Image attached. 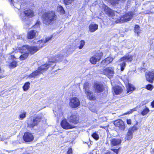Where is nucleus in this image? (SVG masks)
<instances>
[{
  "mask_svg": "<svg viewBox=\"0 0 154 154\" xmlns=\"http://www.w3.org/2000/svg\"><path fill=\"white\" fill-rule=\"evenodd\" d=\"M102 56L103 53L102 52L96 54L90 59V62L93 64H95L97 62L99 61Z\"/></svg>",
  "mask_w": 154,
  "mask_h": 154,
  "instance_id": "nucleus-8",
  "label": "nucleus"
},
{
  "mask_svg": "<svg viewBox=\"0 0 154 154\" xmlns=\"http://www.w3.org/2000/svg\"><path fill=\"white\" fill-rule=\"evenodd\" d=\"M52 36L48 37L45 38H43L41 40L38 41L37 42L36 44L39 45L37 46V48H38L39 49L44 46V44L51 40L52 38Z\"/></svg>",
  "mask_w": 154,
  "mask_h": 154,
  "instance_id": "nucleus-12",
  "label": "nucleus"
},
{
  "mask_svg": "<svg viewBox=\"0 0 154 154\" xmlns=\"http://www.w3.org/2000/svg\"><path fill=\"white\" fill-rule=\"evenodd\" d=\"M28 53L29 52L31 54H33L38 51L39 49L37 47L29 46H28Z\"/></svg>",
  "mask_w": 154,
  "mask_h": 154,
  "instance_id": "nucleus-21",
  "label": "nucleus"
},
{
  "mask_svg": "<svg viewBox=\"0 0 154 154\" xmlns=\"http://www.w3.org/2000/svg\"><path fill=\"white\" fill-rule=\"evenodd\" d=\"M136 108H134V109H133L131 110H130V111H128V112L125 113L124 114V115H126L128 114H129L130 113H132V112H133L134 111H135Z\"/></svg>",
  "mask_w": 154,
  "mask_h": 154,
  "instance_id": "nucleus-43",
  "label": "nucleus"
},
{
  "mask_svg": "<svg viewBox=\"0 0 154 154\" xmlns=\"http://www.w3.org/2000/svg\"><path fill=\"white\" fill-rule=\"evenodd\" d=\"M111 145L115 146L120 144L121 142V140L119 139L113 138L110 140Z\"/></svg>",
  "mask_w": 154,
  "mask_h": 154,
  "instance_id": "nucleus-19",
  "label": "nucleus"
},
{
  "mask_svg": "<svg viewBox=\"0 0 154 154\" xmlns=\"http://www.w3.org/2000/svg\"><path fill=\"white\" fill-rule=\"evenodd\" d=\"M22 154H28V153L26 152H24L23 153H22Z\"/></svg>",
  "mask_w": 154,
  "mask_h": 154,
  "instance_id": "nucleus-53",
  "label": "nucleus"
},
{
  "mask_svg": "<svg viewBox=\"0 0 154 154\" xmlns=\"http://www.w3.org/2000/svg\"><path fill=\"white\" fill-rule=\"evenodd\" d=\"M134 32H137L138 35H139V33H140V29L139 26L137 25H136L134 27Z\"/></svg>",
  "mask_w": 154,
  "mask_h": 154,
  "instance_id": "nucleus-34",
  "label": "nucleus"
},
{
  "mask_svg": "<svg viewBox=\"0 0 154 154\" xmlns=\"http://www.w3.org/2000/svg\"><path fill=\"white\" fill-rule=\"evenodd\" d=\"M127 123L128 125H130L131 123V119H127Z\"/></svg>",
  "mask_w": 154,
  "mask_h": 154,
  "instance_id": "nucleus-45",
  "label": "nucleus"
},
{
  "mask_svg": "<svg viewBox=\"0 0 154 154\" xmlns=\"http://www.w3.org/2000/svg\"><path fill=\"white\" fill-rule=\"evenodd\" d=\"M72 149L71 148H69V149L67 151V153L68 154H72Z\"/></svg>",
  "mask_w": 154,
  "mask_h": 154,
  "instance_id": "nucleus-46",
  "label": "nucleus"
},
{
  "mask_svg": "<svg viewBox=\"0 0 154 154\" xmlns=\"http://www.w3.org/2000/svg\"><path fill=\"white\" fill-rule=\"evenodd\" d=\"M60 124L62 127L66 129H69L75 127V126L69 124L65 119H64L62 121Z\"/></svg>",
  "mask_w": 154,
  "mask_h": 154,
  "instance_id": "nucleus-9",
  "label": "nucleus"
},
{
  "mask_svg": "<svg viewBox=\"0 0 154 154\" xmlns=\"http://www.w3.org/2000/svg\"><path fill=\"white\" fill-rule=\"evenodd\" d=\"M56 18V16L54 12L45 13L43 16V22L45 24H48L55 19Z\"/></svg>",
  "mask_w": 154,
  "mask_h": 154,
  "instance_id": "nucleus-2",
  "label": "nucleus"
},
{
  "mask_svg": "<svg viewBox=\"0 0 154 154\" xmlns=\"http://www.w3.org/2000/svg\"><path fill=\"white\" fill-rule=\"evenodd\" d=\"M114 124L117 127H119L122 130H124L125 126L122 120H117L114 122Z\"/></svg>",
  "mask_w": 154,
  "mask_h": 154,
  "instance_id": "nucleus-16",
  "label": "nucleus"
},
{
  "mask_svg": "<svg viewBox=\"0 0 154 154\" xmlns=\"http://www.w3.org/2000/svg\"><path fill=\"white\" fill-rule=\"evenodd\" d=\"M23 138L25 141L30 142L33 140L34 137L32 133L29 132H26L24 133Z\"/></svg>",
  "mask_w": 154,
  "mask_h": 154,
  "instance_id": "nucleus-13",
  "label": "nucleus"
},
{
  "mask_svg": "<svg viewBox=\"0 0 154 154\" xmlns=\"http://www.w3.org/2000/svg\"><path fill=\"white\" fill-rule=\"evenodd\" d=\"M133 134L131 131L128 130L125 138L126 140H131L133 137Z\"/></svg>",
  "mask_w": 154,
  "mask_h": 154,
  "instance_id": "nucleus-27",
  "label": "nucleus"
},
{
  "mask_svg": "<svg viewBox=\"0 0 154 154\" xmlns=\"http://www.w3.org/2000/svg\"><path fill=\"white\" fill-rule=\"evenodd\" d=\"M17 51L18 50L16 49L15 51H13L11 53L9 54V55H8V57L9 59H12L13 58H16V57L14 55H12L11 54L14 52H15V53H16L17 52Z\"/></svg>",
  "mask_w": 154,
  "mask_h": 154,
  "instance_id": "nucleus-39",
  "label": "nucleus"
},
{
  "mask_svg": "<svg viewBox=\"0 0 154 154\" xmlns=\"http://www.w3.org/2000/svg\"><path fill=\"white\" fill-rule=\"evenodd\" d=\"M150 152L151 154H153L154 153V149L151 148Z\"/></svg>",
  "mask_w": 154,
  "mask_h": 154,
  "instance_id": "nucleus-47",
  "label": "nucleus"
},
{
  "mask_svg": "<svg viewBox=\"0 0 154 154\" xmlns=\"http://www.w3.org/2000/svg\"><path fill=\"white\" fill-rule=\"evenodd\" d=\"M104 154H110V152H107L105 153Z\"/></svg>",
  "mask_w": 154,
  "mask_h": 154,
  "instance_id": "nucleus-52",
  "label": "nucleus"
},
{
  "mask_svg": "<svg viewBox=\"0 0 154 154\" xmlns=\"http://www.w3.org/2000/svg\"><path fill=\"white\" fill-rule=\"evenodd\" d=\"M67 53L69 54L68 51L63 52V51H62L59 56H56L55 57H51L49 60L48 62L39 67L37 70L28 75L27 78H34L37 75L46 70L49 67H51L53 68L55 66V63L60 60H62L61 57H66L67 56L68 54Z\"/></svg>",
  "mask_w": 154,
  "mask_h": 154,
  "instance_id": "nucleus-1",
  "label": "nucleus"
},
{
  "mask_svg": "<svg viewBox=\"0 0 154 154\" xmlns=\"http://www.w3.org/2000/svg\"><path fill=\"white\" fill-rule=\"evenodd\" d=\"M148 103L147 101H146V102L145 103H144V102H143V103L142 104L143 105H144V104H146V103Z\"/></svg>",
  "mask_w": 154,
  "mask_h": 154,
  "instance_id": "nucleus-51",
  "label": "nucleus"
},
{
  "mask_svg": "<svg viewBox=\"0 0 154 154\" xmlns=\"http://www.w3.org/2000/svg\"><path fill=\"white\" fill-rule=\"evenodd\" d=\"M146 88L148 90H151L153 88L152 85L151 84H149L147 85Z\"/></svg>",
  "mask_w": 154,
  "mask_h": 154,
  "instance_id": "nucleus-44",
  "label": "nucleus"
},
{
  "mask_svg": "<svg viewBox=\"0 0 154 154\" xmlns=\"http://www.w3.org/2000/svg\"><path fill=\"white\" fill-rule=\"evenodd\" d=\"M24 54L21 55L20 57V59L21 60H24L26 59L28 55V53H23Z\"/></svg>",
  "mask_w": 154,
  "mask_h": 154,
  "instance_id": "nucleus-36",
  "label": "nucleus"
},
{
  "mask_svg": "<svg viewBox=\"0 0 154 154\" xmlns=\"http://www.w3.org/2000/svg\"><path fill=\"white\" fill-rule=\"evenodd\" d=\"M17 65V62L15 61H14L10 63L9 66L11 68H14L16 67Z\"/></svg>",
  "mask_w": 154,
  "mask_h": 154,
  "instance_id": "nucleus-37",
  "label": "nucleus"
},
{
  "mask_svg": "<svg viewBox=\"0 0 154 154\" xmlns=\"http://www.w3.org/2000/svg\"><path fill=\"white\" fill-rule=\"evenodd\" d=\"M113 91L116 94H119L122 91V89L119 86H117L113 88Z\"/></svg>",
  "mask_w": 154,
  "mask_h": 154,
  "instance_id": "nucleus-22",
  "label": "nucleus"
},
{
  "mask_svg": "<svg viewBox=\"0 0 154 154\" xmlns=\"http://www.w3.org/2000/svg\"><path fill=\"white\" fill-rule=\"evenodd\" d=\"M151 105L153 107H154V100H153L151 103Z\"/></svg>",
  "mask_w": 154,
  "mask_h": 154,
  "instance_id": "nucleus-49",
  "label": "nucleus"
},
{
  "mask_svg": "<svg viewBox=\"0 0 154 154\" xmlns=\"http://www.w3.org/2000/svg\"><path fill=\"white\" fill-rule=\"evenodd\" d=\"M70 106L72 108H76L80 105L79 99L77 97H72L70 100L69 103Z\"/></svg>",
  "mask_w": 154,
  "mask_h": 154,
  "instance_id": "nucleus-7",
  "label": "nucleus"
},
{
  "mask_svg": "<svg viewBox=\"0 0 154 154\" xmlns=\"http://www.w3.org/2000/svg\"><path fill=\"white\" fill-rule=\"evenodd\" d=\"M98 27V26L97 24L92 23L89 26V30L91 32H94L97 29Z\"/></svg>",
  "mask_w": 154,
  "mask_h": 154,
  "instance_id": "nucleus-17",
  "label": "nucleus"
},
{
  "mask_svg": "<svg viewBox=\"0 0 154 154\" xmlns=\"http://www.w3.org/2000/svg\"><path fill=\"white\" fill-rule=\"evenodd\" d=\"M154 70H153L152 72H146V80L150 83H152L154 79Z\"/></svg>",
  "mask_w": 154,
  "mask_h": 154,
  "instance_id": "nucleus-14",
  "label": "nucleus"
},
{
  "mask_svg": "<svg viewBox=\"0 0 154 154\" xmlns=\"http://www.w3.org/2000/svg\"><path fill=\"white\" fill-rule=\"evenodd\" d=\"M149 112V109L145 106V108L141 112V114L143 116H144L146 115Z\"/></svg>",
  "mask_w": 154,
  "mask_h": 154,
  "instance_id": "nucleus-32",
  "label": "nucleus"
},
{
  "mask_svg": "<svg viewBox=\"0 0 154 154\" xmlns=\"http://www.w3.org/2000/svg\"><path fill=\"white\" fill-rule=\"evenodd\" d=\"M127 93H131L135 89V87L132 84L128 83L126 85Z\"/></svg>",
  "mask_w": 154,
  "mask_h": 154,
  "instance_id": "nucleus-23",
  "label": "nucleus"
},
{
  "mask_svg": "<svg viewBox=\"0 0 154 154\" xmlns=\"http://www.w3.org/2000/svg\"><path fill=\"white\" fill-rule=\"evenodd\" d=\"M73 0H64V2L66 5H68L73 2Z\"/></svg>",
  "mask_w": 154,
  "mask_h": 154,
  "instance_id": "nucleus-42",
  "label": "nucleus"
},
{
  "mask_svg": "<svg viewBox=\"0 0 154 154\" xmlns=\"http://www.w3.org/2000/svg\"><path fill=\"white\" fill-rule=\"evenodd\" d=\"M113 60V58L108 57L102 61V63L105 65H107L111 62Z\"/></svg>",
  "mask_w": 154,
  "mask_h": 154,
  "instance_id": "nucleus-25",
  "label": "nucleus"
},
{
  "mask_svg": "<svg viewBox=\"0 0 154 154\" xmlns=\"http://www.w3.org/2000/svg\"><path fill=\"white\" fill-rule=\"evenodd\" d=\"M41 120V119L39 117L34 118L32 120L29 119L27 120L28 126L29 128H33L36 126Z\"/></svg>",
  "mask_w": 154,
  "mask_h": 154,
  "instance_id": "nucleus-6",
  "label": "nucleus"
},
{
  "mask_svg": "<svg viewBox=\"0 0 154 154\" xmlns=\"http://www.w3.org/2000/svg\"><path fill=\"white\" fill-rule=\"evenodd\" d=\"M103 72L104 74L109 79L112 78L114 73L113 68L110 67L106 68L105 69Z\"/></svg>",
  "mask_w": 154,
  "mask_h": 154,
  "instance_id": "nucleus-10",
  "label": "nucleus"
},
{
  "mask_svg": "<svg viewBox=\"0 0 154 154\" xmlns=\"http://www.w3.org/2000/svg\"><path fill=\"white\" fill-rule=\"evenodd\" d=\"M24 26H25L24 27H25V28H28L29 26V25L27 24H26V25H25V24Z\"/></svg>",
  "mask_w": 154,
  "mask_h": 154,
  "instance_id": "nucleus-48",
  "label": "nucleus"
},
{
  "mask_svg": "<svg viewBox=\"0 0 154 154\" xmlns=\"http://www.w3.org/2000/svg\"><path fill=\"white\" fill-rule=\"evenodd\" d=\"M4 77V75H0V79Z\"/></svg>",
  "mask_w": 154,
  "mask_h": 154,
  "instance_id": "nucleus-50",
  "label": "nucleus"
},
{
  "mask_svg": "<svg viewBox=\"0 0 154 154\" xmlns=\"http://www.w3.org/2000/svg\"><path fill=\"white\" fill-rule=\"evenodd\" d=\"M87 97L90 100H94L95 99V97L94 96L92 92L90 91L85 92Z\"/></svg>",
  "mask_w": 154,
  "mask_h": 154,
  "instance_id": "nucleus-24",
  "label": "nucleus"
},
{
  "mask_svg": "<svg viewBox=\"0 0 154 154\" xmlns=\"http://www.w3.org/2000/svg\"><path fill=\"white\" fill-rule=\"evenodd\" d=\"M79 44L80 45L78 47L79 49H81L83 48L85 45V41L83 40H81L80 41Z\"/></svg>",
  "mask_w": 154,
  "mask_h": 154,
  "instance_id": "nucleus-40",
  "label": "nucleus"
},
{
  "mask_svg": "<svg viewBox=\"0 0 154 154\" xmlns=\"http://www.w3.org/2000/svg\"><path fill=\"white\" fill-rule=\"evenodd\" d=\"M33 43H36V42H33Z\"/></svg>",
  "mask_w": 154,
  "mask_h": 154,
  "instance_id": "nucleus-55",
  "label": "nucleus"
},
{
  "mask_svg": "<svg viewBox=\"0 0 154 154\" xmlns=\"http://www.w3.org/2000/svg\"><path fill=\"white\" fill-rule=\"evenodd\" d=\"M37 33V31L34 30H32L29 31L27 33V38L28 39H32L35 37Z\"/></svg>",
  "mask_w": 154,
  "mask_h": 154,
  "instance_id": "nucleus-18",
  "label": "nucleus"
},
{
  "mask_svg": "<svg viewBox=\"0 0 154 154\" xmlns=\"http://www.w3.org/2000/svg\"><path fill=\"white\" fill-rule=\"evenodd\" d=\"M110 2L112 5H114L117 4L119 1L121 2H124L126 0H110Z\"/></svg>",
  "mask_w": 154,
  "mask_h": 154,
  "instance_id": "nucleus-31",
  "label": "nucleus"
},
{
  "mask_svg": "<svg viewBox=\"0 0 154 154\" xmlns=\"http://www.w3.org/2000/svg\"><path fill=\"white\" fill-rule=\"evenodd\" d=\"M138 129V127L136 126V125H134L133 126L129 129V131H131L132 133H133L134 131L137 130Z\"/></svg>",
  "mask_w": 154,
  "mask_h": 154,
  "instance_id": "nucleus-38",
  "label": "nucleus"
},
{
  "mask_svg": "<svg viewBox=\"0 0 154 154\" xmlns=\"http://www.w3.org/2000/svg\"><path fill=\"white\" fill-rule=\"evenodd\" d=\"M28 46L26 45L23 46L21 48H18V50L19 52L22 53H28Z\"/></svg>",
  "mask_w": 154,
  "mask_h": 154,
  "instance_id": "nucleus-20",
  "label": "nucleus"
},
{
  "mask_svg": "<svg viewBox=\"0 0 154 154\" xmlns=\"http://www.w3.org/2000/svg\"><path fill=\"white\" fill-rule=\"evenodd\" d=\"M26 112L23 110H22L19 115L20 118L21 119H23L26 117Z\"/></svg>",
  "mask_w": 154,
  "mask_h": 154,
  "instance_id": "nucleus-29",
  "label": "nucleus"
},
{
  "mask_svg": "<svg viewBox=\"0 0 154 154\" xmlns=\"http://www.w3.org/2000/svg\"><path fill=\"white\" fill-rule=\"evenodd\" d=\"M89 84L88 83L86 82L84 84V88L85 89V92L88 91H90L89 90Z\"/></svg>",
  "mask_w": 154,
  "mask_h": 154,
  "instance_id": "nucleus-33",
  "label": "nucleus"
},
{
  "mask_svg": "<svg viewBox=\"0 0 154 154\" xmlns=\"http://www.w3.org/2000/svg\"><path fill=\"white\" fill-rule=\"evenodd\" d=\"M137 123H138L137 122L136 124H137Z\"/></svg>",
  "mask_w": 154,
  "mask_h": 154,
  "instance_id": "nucleus-56",
  "label": "nucleus"
},
{
  "mask_svg": "<svg viewBox=\"0 0 154 154\" xmlns=\"http://www.w3.org/2000/svg\"><path fill=\"white\" fill-rule=\"evenodd\" d=\"M11 3L13 4V5L17 9H19L21 8V6L20 5V3H16L15 2L14 3V0H9Z\"/></svg>",
  "mask_w": 154,
  "mask_h": 154,
  "instance_id": "nucleus-28",
  "label": "nucleus"
},
{
  "mask_svg": "<svg viewBox=\"0 0 154 154\" xmlns=\"http://www.w3.org/2000/svg\"><path fill=\"white\" fill-rule=\"evenodd\" d=\"M104 10L106 13L109 16H112L114 14V11L107 7H105Z\"/></svg>",
  "mask_w": 154,
  "mask_h": 154,
  "instance_id": "nucleus-26",
  "label": "nucleus"
},
{
  "mask_svg": "<svg viewBox=\"0 0 154 154\" xmlns=\"http://www.w3.org/2000/svg\"><path fill=\"white\" fill-rule=\"evenodd\" d=\"M93 137L96 140H97L99 138V136L96 133H94L92 135Z\"/></svg>",
  "mask_w": 154,
  "mask_h": 154,
  "instance_id": "nucleus-41",
  "label": "nucleus"
},
{
  "mask_svg": "<svg viewBox=\"0 0 154 154\" xmlns=\"http://www.w3.org/2000/svg\"><path fill=\"white\" fill-rule=\"evenodd\" d=\"M30 83L29 82H27L25 83L23 87V88L24 91H27L29 87Z\"/></svg>",
  "mask_w": 154,
  "mask_h": 154,
  "instance_id": "nucleus-35",
  "label": "nucleus"
},
{
  "mask_svg": "<svg viewBox=\"0 0 154 154\" xmlns=\"http://www.w3.org/2000/svg\"><path fill=\"white\" fill-rule=\"evenodd\" d=\"M133 56L131 55H128L121 58L118 61L119 62H122L120 63L121 69L122 71H123L125 67L126 66V62H131L133 60Z\"/></svg>",
  "mask_w": 154,
  "mask_h": 154,
  "instance_id": "nucleus-4",
  "label": "nucleus"
},
{
  "mask_svg": "<svg viewBox=\"0 0 154 154\" xmlns=\"http://www.w3.org/2000/svg\"><path fill=\"white\" fill-rule=\"evenodd\" d=\"M94 88L95 92L99 93L103 91L104 87L102 84L96 83L94 85Z\"/></svg>",
  "mask_w": 154,
  "mask_h": 154,
  "instance_id": "nucleus-15",
  "label": "nucleus"
},
{
  "mask_svg": "<svg viewBox=\"0 0 154 154\" xmlns=\"http://www.w3.org/2000/svg\"><path fill=\"white\" fill-rule=\"evenodd\" d=\"M22 149V150H23H23H26V149H25V148H23Z\"/></svg>",
  "mask_w": 154,
  "mask_h": 154,
  "instance_id": "nucleus-54",
  "label": "nucleus"
},
{
  "mask_svg": "<svg viewBox=\"0 0 154 154\" xmlns=\"http://www.w3.org/2000/svg\"><path fill=\"white\" fill-rule=\"evenodd\" d=\"M34 16L33 11L31 9L25 10L24 12H20V17L24 22L28 21L29 19L33 17Z\"/></svg>",
  "mask_w": 154,
  "mask_h": 154,
  "instance_id": "nucleus-3",
  "label": "nucleus"
},
{
  "mask_svg": "<svg viewBox=\"0 0 154 154\" xmlns=\"http://www.w3.org/2000/svg\"><path fill=\"white\" fill-rule=\"evenodd\" d=\"M57 11L59 12L60 14H64L65 11L63 7L61 6H59L57 8Z\"/></svg>",
  "mask_w": 154,
  "mask_h": 154,
  "instance_id": "nucleus-30",
  "label": "nucleus"
},
{
  "mask_svg": "<svg viewBox=\"0 0 154 154\" xmlns=\"http://www.w3.org/2000/svg\"><path fill=\"white\" fill-rule=\"evenodd\" d=\"M133 15V14L132 12L126 14L120 18L121 21L120 22H123L130 21L132 18Z\"/></svg>",
  "mask_w": 154,
  "mask_h": 154,
  "instance_id": "nucleus-11",
  "label": "nucleus"
},
{
  "mask_svg": "<svg viewBox=\"0 0 154 154\" xmlns=\"http://www.w3.org/2000/svg\"><path fill=\"white\" fill-rule=\"evenodd\" d=\"M67 119L70 123L73 124H76L78 122L79 118L75 113H70L69 114Z\"/></svg>",
  "mask_w": 154,
  "mask_h": 154,
  "instance_id": "nucleus-5",
  "label": "nucleus"
}]
</instances>
